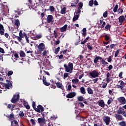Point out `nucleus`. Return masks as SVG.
<instances>
[{"label": "nucleus", "mask_w": 126, "mask_h": 126, "mask_svg": "<svg viewBox=\"0 0 126 126\" xmlns=\"http://www.w3.org/2000/svg\"><path fill=\"white\" fill-rule=\"evenodd\" d=\"M44 110V107L40 105L37 106V108H35L36 112H38V113H41V112H43Z\"/></svg>", "instance_id": "10"}, {"label": "nucleus", "mask_w": 126, "mask_h": 126, "mask_svg": "<svg viewBox=\"0 0 126 126\" xmlns=\"http://www.w3.org/2000/svg\"><path fill=\"white\" fill-rule=\"evenodd\" d=\"M11 126H19L18 125V123L16 120H13L11 121Z\"/></svg>", "instance_id": "22"}, {"label": "nucleus", "mask_w": 126, "mask_h": 126, "mask_svg": "<svg viewBox=\"0 0 126 126\" xmlns=\"http://www.w3.org/2000/svg\"><path fill=\"white\" fill-rule=\"evenodd\" d=\"M20 57H22L24 58L25 57V56H26V55H25V53L23 51H21L20 52Z\"/></svg>", "instance_id": "33"}, {"label": "nucleus", "mask_w": 126, "mask_h": 126, "mask_svg": "<svg viewBox=\"0 0 126 126\" xmlns=\"http://www.w3.org/2000/svg\"><path fill=\"white\" fill-rule=\"evenodd\" d=\"M57 119V117L55 115H53L50 117V120H56Z\"/></svg>", "instance_id": "60"}, {"label": "nucleus", "mask_w": 126, "mask_h": 126, "mask_svg": "<svg viewBox=\"0 0 126 126\" xmlns=\"http://www.w3.org/2000/svg\"><path fill=\"white\" fill-rule=\"evenodd\" d=\"M98 61H99L98 57H96L94 59V63H95V64H97V63H98Z\"/></svg>", "instance_id": "40"}, {"label": "nucleus", "mask_w": 126, "mask_h": 126, "mask_svg": "<svg viewBox=\"0 0 126 126\" xmlns=\"http://www.w3.org/2000/svg\"><path fill=\"white\" fill-rule=\"evenodd\" d=\"M78 18H79V14H77V13H75L74 16L73 18V21H76Z\"/></svg>", "instance_id": "21"}, {"label": "nucleus", "mask_w": 126, "mask_h": 126, "mask_svg": "<svg viewBox=\"0 0 126 126\" xmlns=\"http://www.w3.org/2000/svg\"><path fill=\"white\" fill-rule=\"evenodd\" d=\"M53 21V16L52 15H49L47 17V22L48 23H51Z\"/></svg>", "instance_id": "20"}, {"label": "nucleus", "mask_w": 126, "mask_h": 126, "mask_svg": "<svg viewBox=\"0 0 126 126\" xmlns=\"http://www.w3.org/2000/svg\"><path fill=\"white\" fill-rule=\"evenodd\" d=\"M60 47H58L57 49H56L55 53L58 54V53H59V52H60Z\"/></svg>", "instance_id": "58"}, {"label": "nucleus", "mask_w": 126, "mask_h": 126, "mask_svg": "<svg viewBox=\"0 0 126 126\" xmlns=\"http://www.w3.org/2000/svg\"><path fill=\"white\" fill-rule=\"evenodd\" d=\"M119 7V6L118 5V4H116L115 5V6L113 8V11L114 12H117V10H118V8Z\"/></svg>", "instance_id": "37"}, {"label": "nucleus", "mask_w": 126, "mask_h": 126, "mask_svg": "<svg viewBox=\"0 0 126 126\" xmlns=\"http://www.w3.org/2000/svg\"><path fill=\"white\" fill-rule=\"evenodd\" d=\"M121 115H123L124 117H125V118H126V111H123V113H122Z\"/></svg>", "instance_id": "64"}, {"label": "nucleus", "mask_w": 126, "mask_h": 126, "mask_svg": "<svg viewBox=\"0 0 126 126\" xmlns=\"http://www.w3.org/2000/svg\"><path fill=\"white\" fill-rule=\"evenodd\" d=\"M64 67L65 68V71L66 72H69V73H72V70H73V63H69L68 64H64Z\"/></svg>", "instance_id": "1"}, {"label": "nucleus", "mask_w": 126, "mask_h": 126, "mask_svg": "<svg viewBox=\"0 0 126 126\" xmlns=\"http://www.w3.org/2000/svg\"><path fill=\"white\" fill-rule=\"evenodd\" d=\"M124 11V10H123V9L122 8H119L118 9V13L119 14H122V13H123V12Z\"/></svg>", "instance_id": "52"}, {"label": "nucleus", "mask_w": 126, "mask_h": 126, "mask_svg": "<svg viewBox=\"0 0 126 126\" xmlns=\"http://www.w3.org/2000/svg\"><path fill=\"white\" fill-rule=\"evenodd\" d=\"M103 17H104V18H106V17H107L108 11H105L103 14Z\"/></svg>", "instance_id": "44"}, {"label": "nucleus", "mask_w": 126, "mask_h": 126, "mask_svg": "<svg viewBox=\"0 0 126 126\" xmlns=\"http://www.w3.org/2000/svg\"><path fill=\"white\" fill-rule=\"evenodd\" d=\"M6 83H4V85L7 89H9V87L11 88L12 87V83L10 82L8 80H6Z\"/></svg>", "instance_id": "6"}, {"label": "nucleus", "mask_w": 126, "mask_h": 126, "mask_svg": "<svg viewBox=\"0 0 126 126\" xmlns=\"http://www.w3.org/2000/svg\"><path fill=\"white\" fill-rule=\"evenodd\" d=\"M82 6H83V3L80 2L78 8L79 9H81L82 8Z\"/></svg>", "instance_id": "48"}, {"label": "nucleus", "mask_w": 126, "mask_h": 126, "mask_svg": "<svg viewBox=\"0 0 126 126\" xmlns=\"http://www.w3.org/2000/svg\"><path fill=\"white\" fill-rule=\"evenodd\" d=\"M12 74H13V71H9L7 73L8 76H10V75H12Z\"/></svg>", "instance_id": "49"}, {"label": "nucleus", "mask_w": 126, "mask_h": 126, "mask_svg": "<svg viewBox=\"0 0 126 126\" xmlns=\"http://www.w3.org/2000/svg\"><path fill=\"white\" fill-rule=\"evenodd\" d=\"M49 10L51 12H54V11H55V7H54V6H50Z\"/></svg>", "instance_id": "34"}, {"label": "nucleus", "mask_w": 126, "mask_h": 126, "mask_svg": "<svg viewBox=\"0 0 126 126\" xmlns=\"http://www.w3.org/2000/svg\"><path fill=\"white\" fill-rule=\"evenodd\" d=\"M108 68L109 70H111V69H113V65H109L108 67Z\"/></svg>", "instance_id": "63"}, {"label": "nucleus", "mask_w": 126, "mask_h": 126, "mask_svg": "<svg viewBox=\"0 0 126 126\" xmlns=\"http://www.w3.org/2000/svg\"><path fill=\"white\" fill-rule=\"evenodd\" d=\"M76 96V93L75 92H71L69 94H68L66 97V98H69V99H71L72 98H74V97H75Z\"/></svg>", "instance_id": "8"}, {"label": "nucleus", "mask_w": 126, "mask_h": 126, "mask_svg": "<svg viewBox=\"0 0 126 126\" xmlns=\"http://www.w3.org/2000/svg\"><path fill=\"white\" fill-rule=\"evenodd\" d=\"M80 91L81 93V94H86V92L85 91V88L82 87L80 88Z\"/></svg>", "instance_id": "24"}, {"label": "nucleus", "mask_w": 126, "mask_h": 126, "mask_svg": "<svg viewBox=\"0 0 126 126\" xmlns=\"http://www.w3.org/2000/svg\"><path fill=\"white\" fill-rule=\"evenodd\" d=\"M31 123L33 125V126H35L36 125V123H35V120L34 119H31Z\"/></svg>", "instance_id": "57"}, {"label": "nucleus", "mask_w": 126, "mask_h": 126, "mask_svg": "<svg viewBox=\"0 0 126 126\" xmlns=\"http://www.w3.org/2000/svg\"><path fill=\"white\" fill-rule=\"evenodd\" d=\"M19 35L20 37H21V38H23L24 35H23V33H22V31H20Z\"/></svg>", "instance_id": "50"}, {"label": "nucleus", "mask_w": 126, "mask_h": 126, "mask_svg": "<svg viewBox=\"0 0 126 126\" xmlns=\"http://www.w3.org/2000/svg\"><path fill=\"white\" fill-rule=\"evenodd\" d=\"M104 123H105L106 126H109L110 125V123L111 122V118L108 116L105 117V118L103 119Z\"/></svg>", "instance_id": "11"}, {"label": "nucleus", "mask_w": 126, "mask_h": 126, "mask_svg": "<svg viewBox=\"0 0 126 126\" xmlns=\"http://www.w3.org/2000/svg\"><path fill=\"white\" fill-rule=\"evenodd\" d=\"M19 115L20 117H24V113H23V111H20Z\"/></svg>", "instance_id": "53"}, {"label": "nucleus", "mask_w": 126, "mask_h": 126, "mask_svg": "<svg viewBox=\"0 0 126 126\" xmlns=\"http://www.w3.org/2000/svg\"><path fill=\"white\" fill-rule=\"evenodd\" d=\"M19 94H14L11 99V102L14 103H16V102L19 100Z\"/></svg>", "instance_id": "3"}, {"label": "nucleus", "mask_w": 126, "mask_h": 126, "mask_svg": "<svg viewBox=\"0 0 126 126\" xmlns=\"http://www.w3.org/2000/svg\"><path fill=\"white\" fill-rule=\"evenodd\" d=\"M114 101L113 98H110L107 101V104L110 105V104H112V102Z\"/></svg>", "instance_id": "36"}, {"label": "nucleus", "mask_w": 126, "mask_h": 126, "mask_svg": "<svg viewBox=\"0 0 126 126\" xmlns=\"http://www.w3.org/2000/svg\"><path fill=\"white\" fill-rule=\"evenodd\" d=\"M15 25H16V26H17V28L19 27V26H20V22H19V20L17 19L15 21Z\"/></svg>", "instance_id": "29"}, {"label": "nucleus", "mask_w": 126, "mask_h": 126, "mask_svg": "<svg viewBox=\"0 0 126 126\" xmlns=\"http://www.w3.org/2000/svg\"><path fill=\"white\" fill-rule=\"evenodd\" d=\"M6 117L9 119V121H12V120H14V114L12 113L9 115L6 116Z\"/></svg>", "instance_id": "18"}, {"label": "nucleus", "mask_w": 126, "mask_h": 126, "mask_svg": "<svg viewBox=\"0 0 126 126\" xmlns=\"http://www.w3.org/2000/svg\"><path fill=\"white\" fill-rule=\"evenodd\" d=\"M72 82L73 84H78V82H79V80L78 79H73L72 80Z\"/></svg>", "instance_id": "26"}, {"label": "nucleus", "mask_w": 126, "mask_h": 126, "mask_svg": "<svg viewBox=\"0 0 126 126\" xmlns=\"http://www.w3.org/2000/svg\"><path fill=\"white\" fill-rule=\"evenodd\" d=\"M0 35H4V27L1 24H0Z\"/></svg>", "instance_id": "14"}, {"label": "nucleus", "mask_w": 126, "mask_h": 126, "mask_svg": "<svg viewBox=\"0 0 126 126\" xmlns=\"http://www.w3.org/2000/svg\"><path fill=\"white\" fill-rule=\"evenodd\" d=\"M118 19L120 25H123L124 21H126V18L124 16H120Z\"/></svg>", "instance_id": "12"}, {"label": "nucleus", "mask_w": 126, "mask_h": 126, "mask_svg": "<svg viewBox=\"0 0 126 126\" xmlns=\"http://www.w3.org/2000/svg\"><path fill=\"white\" fill-rule=\"evenodd\" d=\"M82 35L83 36H86V28H84L82 30Z\"/></svg>", "instance_id": "39"}, {"label": "nucleus", "mask_w": 126, "mask_h": 126, "mask_svg": "<svg viewBox=\"0 0 126 126\" xmlns=\"http://www.w3.org/2000/svg\"><path fill=\"white\" fill-rule=\"evenodd\" d=\"M87 92L89 94H90L91 95H92L93 94V90H92V89L89 87L87 88Z\"/></svg>", "instance_id": "28"}, {"label": "nucleus", "mask_w": 126, "mask_h": 126, "mask_svg": "<svg viewBox=\"0 0 126 126\" xmlns=\"http://www.w3.org/2000/svg\"><path fill=\"white\" fill-rule=\"evenodd\" d=\"M42 38V34H37L34 37V40H39V39H41Z\"/></svg>", "instance_id": "25"}, {"label": "nucleus", "mask_w": 126, "mask_h": 126, "mask_svg": "<svg viewBox=\"0 0 126 126\" xmlns=\"http://www.w3.org/2000/svg\"><path fill=\"white\" fill-rule=\"evenodd\" d=\"M39 52H43L45 50V44L44 43H40L37 46Z\"/></svg>", "instance_id": "4"}, {"label": "nucleus", "mask_w": 126, "mask_h": 126, "mask_svg": "<svg viewBox=\"0 0 126 126\" xmlns=\"http://www.w3.org/2000/svg\"><path fill=\"white\" fill-rule=\"evenodd\" d=\"M105 28L107 30H109L110 28H111V25H110V24H108L105 26Z\"/></svg>", "instance_id": "46"}, {"label": "nucleus", "mask_w": 126, "mask_h": 126, "mask_svg": "<svg viewBox=\"0 0 126 126\" xmlns=\"http://www.w3.org/2000/svg\"><path fill=\"white\" fill-rule=\"evenodd\" d=\"M56 86H57L58 88H60V89H62L63 92H64L65 90L64 88L63 87V84L60 82H57L56 83Z\"/></svg>", "instance_id": "7"}, {"label": "nucleus", "mask_w": 126, "mask_h": 126, "mask_svg": "<svg viewBox=\"0 0 126 126\" xmlns=\"http://www.w3.org/2000/svg\"><path fill=\"white\" fill-rule=\"evenodd\" d=\"M43 84H44V85H46V86H49L50 85V83L47 82V81H46V77H45V76L43 77V79H42Z\"/></svg>", "instance_id": "19"}, {"label": "nucleus", "mask_w": 126, "mask_h": 126, "mask_svg": "<svg viewBox=\"0 0 126 126\" xmlns=\"http://www.w3.org/2000/svg\"><path fill=\"white\" fill-rule=\"evenodd\" d=\"M43 57L47 56V50H44L42 53Z\"/></svg>", "instance_id": "59"}, {"label": "nucleus", "mask_w": 126, "mask_h": 126, "mask_svg": "<svg viewBox=\"0 0 126 126\" xmlns=\"http://www.w3.org/2000/svg\"><path fill=\"white\" fill-rule=\"evenodd\" d=\"M68 75H69V74L68 73H64V78H66L68 77Z\"/></svg>", "instance_id": "54"}, {"label": "nucleus", "mask_w": 126, "mask_h": 126, "mask_svg": "<svg viewBox=\"0 0 126 126\" xmlns=\"http://www.w3.org/2000/svg\"><path fill=\"white\" fill-rule=\"evenodd\" d=\"M119 54H120V50H117L115 54V58H117V57L119 56Z\"/></svg>", "instance_id": "45"}, {"label": "nucleus", "mask_w": 126, "mask_h": 126, "mask_svg": "<svg viewBox=\"0 0 126 126\" xmlns=\"http://www.w3.org/2000/svg\"><path fill=\"white\" fill-rule=\"evenodd\" d=\"M45 0H38V1L39 3H40L41 4H43V3L45 2Z\"/></svg>", "instance_id": "61"}, {"label": "nucleus", "mask_w": 126, "mask_h": 126, "mask_svg": "<svg viewBox=\"0 0 126 126\" xmlns=\"http://www.w3.org/2000/svg\"><path fill=\"white\" fill-rule=\"evenodd\" d=\"M78 100L80 102H82L84 100V98H83V96H79L78 97Z\"/></svg>", "instance_id": "42"}, {"label": "nucleus", "mask_w": 126, "mask_h": 126, "mask_svg": "<svg viewBox=\"0 0 126 126\" xmlns=\"http://www.w3.org/2000/svg\"><path fill=\"white\" fill-rule=\"evenodd\" d=\"M107 62L108 63H111V62H112V56H109L108 58H107Z\"/></svg>", "instance_id": "51"}, {"label": "nucleus", "mask_w": 126, "mask_h": 126, "mask_svg": "<svg viewBox=\"0 0 126 126\" xmlns=\"http://www.w3.org/2000/svg\"><path fill=\"white\" fill-rule=\"evenodd\" d=\"M89 4L90 6H93V4H94V0H91L89 1Z\"/></svg>", "instance_id": "41"}, {"label": "nucleus", "mask_w": 126, "mask_h": 126, "mask_svg": "<svg viewBox=\"0 0 126 126\" xmlns=\"http://www.w3.org/2000/svg\"><path fill=\"white\" fill-rule=\"evenodd\" d=\"M77 3H78V0H75V1L73 3H71V6L73 7V6H75Z\"/></svg>", "instance_id": "30"}, {"label": "nucleus", "mask_w": 126, "mask_h": 126, "mask_svg": "<svg viewBox=\"0 0 126 126\" xmlns=\"http://www.w3.org/2000/svg\"><path fill=\"white\" fill-rule=\"evenodd\" d=\"M37 122L38 124H44L45 125L46 124L47 121L45 118H39L37 119Z\"/></svg>", "instance_id": "13"}, {"label": "nucleus", "mask_w": 126, "mask_h": 126, "mask_svg": "<svg viewBox=\"0 0 126 126\" xmlns=\"http://www.w3.org/2000/svg\"><path fill=\"white\" fill-rule=\"evenodd\" d=\"M24 107H25V108L28 109V110H29V109H30V106L29 105L28 102H27V101H24Z\"/></svg>", "instance_id": "23"}, {"label": "nucleus", "mask_w": 126, "mask_h": 126, "mask_svg": "<svg viewBox=\"0 0 126 126\" xmlns=\"http://www.w3.org/2000/svg\"><path fill=\"white\" fill-rule=\"evenodd\" d=\"M119 85L121 86L122 87L124 88V85H125V83L123 81H119L118 82Z\"/></svg>", "instance_id": "38"}, {"label": "nucleus", "mask_w": 126, "mask_h": 126, "mask_svg": "<svg viewBox=\"0 0 126 126\" xmlns=\"http://www.w3.org/2000/svg\"><path fill=\"white\" fill-rule=\"evenodd\" d=\"M125 110L123 108V107H120L119 109L117 110V114H122Z\"/></svg>", "instance_id": "27"}, {"label": "nucleus", "mask_w": 126, "mask_h": 126, "mask_svg": "<svg viewBox=\"0 0 126 126\" xmlns=\"http://www.w3.org/2000/svg\"><path fill=\"white\" fill-rule=\"evenodd\" d=\"M98 105L99 107H101L102 108H104L105 107V102L103 99H101L98 101Z\"/></svg>", "instance_id": "16"}, {"label": "nucleus", "mask_w": 126, "mask_h": 126, "mask_svg": "<svg viewBox=\"0 0 126 126\" xmlns=\"http://www.w3.org/2000/svg\"><path fill=\"white\" fill-rule=\"evenodd\" d=\"M115 117L117 121H123L124 118H123V116L120 114H115Z\"/></svg>", "instance_id": "9"}, {"label": "nucleus", "mask_w": 126, "mask_h": 126, "mask_svg": "<svg viewBox=\"0 0 126 126\" xmlns=\"http://www.w3.org/2000/svg\"><path fill=\"white\" fill-rule=\"evenodd\" d=\"M54 35L55 38H58V32H57V31H54Z\"/></svg>", "instance_id": "47"}, {"label": "nucleus", "mask_w": 126, "mask_h": 126, "mask_svg": "<svg viewBox=\"0 0 126 126\" xmlns=\"http://www.w3.org/2000/svg\"><path fill=\"white\" fill-rule=\"evenodd\" d=\"M119 126H126V122L122 121L119 123Z\"/></svg>", "instance_id": "35"}, {"label": "nucleus", "mask_w": 126, "mask_h": 126, "mask_svg": "<svg viewBox=\"0 0 126 126\" xmlns=\"http://www.w3.org/2000/svg\"><path fill=\"white\" fill-rule=\"evenodd\" d=\"M117 100L119 103H121V104H122V105H125V104L126 103V98H125L124 96L119 97Z\"/></svg>", "instance_id": "5"}, {"label": "nucleus", "mask_w": 126, "mask_h": 126, "mask_svg": "<svg viewBox=\"0 0 126 126\" xmlns=\"http://www.w3.org/2000/svg\"><path fill=\"white\" fill-rule=\"evenodd\" d=\"M87 48H88V49H89V50H92V49H93V47H92V46H91L90 45H88Z\"/></svg>", "instance_id": "62"}, {"label": "nucleus", "mask_w": 126, "mask_h": 126, "mask_svg": "<svg viewBox=\"0 0 126 126\" xmlns=\"http://www.w3.org/2000/svg\"><path fill=\"white\" fill-rule=\"evenodd\" d=\"M78 105L79 106H80V107H81L82 108H83V107H84V104H83V103L82 102H79Z\"/></svg>", "instance_id": "56"}, {"label": "nucleus", "mask_w": 126, "mask_h": 126, "mask_svg": "<svg viewBox=\"0 0 126 126\" xmlns=\"http://www.w3.org/2000/svg\"><path fill=\"white\" fill-rule=\"evenodd\" d=\"M66 29H67V25H65L63 27L61 28L60 30L61 32H65L66 31Z\"/></svg>", "instance_id": "17"}, {"label": "nucleus", "mask_w": 126, "mask_h": 126, "mask_svg": "<svg viewBox=\"0 0 126 126\" xmlns=\"http://www.w3.org/2000/svg\"><path fill=\"white\" fill-rule=\"evenodd\" d=\"M65 11H66V8L64 7L61 9V14H64V13H65Z\"/></svg>", "instance_id": "32"}, {"label": "nucleus", "mask_w": 126, "mask_h": 126, "mask_svg": "<svg viewBox=\"0 0 126 126\" xmlns=\"http://www.w3.org/2000/svg\"><path fill=\"white\" fill-rule=\"evenodd\" d=\"M12 107V108L10 109V108H11ZM7 108H8V109H10L11 110H13V108H14V106L12 104H8V106H7Z\"/></svg>", "instance_id": "43"}, {"label": "nucleus", "mask_w": 126, "mask_h": 126, "mask_svg": "<svg viewBox=\"0 0 126 126\" xmlns=\"http://www.w3.org/2000/svg\"><path fill=\"white\" fill-rule=\"evenodd\" d=\"M104 37L105 38L106 41H109V40H110V36H109L108 35H105Z\"/></svg>", "instance_id": "55"}, {"label": "nucleus", "mask_w": 126, "mask_h": 126, "mask_svg": "<svg viewBox=\"0 0 126 126\" xmlns=\"http://www.w3.org/2000/svg\"><path fill=\"white\" fill-rule=\"evenodd\" d=\"M101 62L102 64H103V65H107V64H109V63L107 62H105L104 59H102L101 60Z\"/></svg>", "instance_id": "31"}, {"label": "nucleus", "mask_w": 126, "mask_h": 126, "mask_svg": "<svg viewBox=\"0 0 126 126\" xmlns=\"http://www.w3.org/2000/svg\"><path fill=\"white\" fill-rule=\"evenodd\" d=\"M90 76H91V78H96V77H98L99 76V71L94 70L92 72L89 73Z\"/></svg>", "instance_id": "2"}, {"label": "nucleus", "mask_w": 126, "mask_h": 126, "mask_svg": "<svg viewBox=\"0 0 126 126\" xmlns=\"http://www.w3.org/2000/svg\"><path fill=\"white\" fill-rule=\"evenodd\" d=\"M107 84L105 82H102L100 84H99L98 87L99 88H103L105 89L107 87Z\"/></svg>", "instance_id": "15"}]
</instances>
